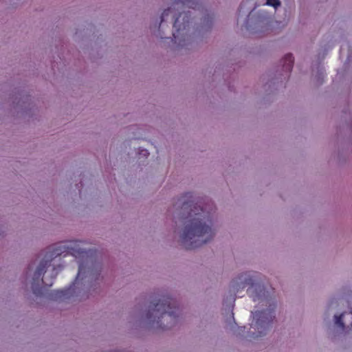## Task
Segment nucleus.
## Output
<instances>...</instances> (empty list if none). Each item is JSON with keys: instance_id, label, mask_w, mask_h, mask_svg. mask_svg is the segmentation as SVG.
<instances>
[{"instance_id": "f257e3e1", "label": "nucleus", "mask_w": 352, "mask_h": 352, "mask_svg": "<svg viewBox=\"0 0 352 352\" xmlns=\"http://www.w3.org/2000/svg\"><path fill=\"white\" fill-rule=\"evenodd\" d=\"M190 192L178 199L176 204H182L181 213L184 228L181 236L182 243L186 250H192L207 243L214 236L212 228V204L197 200L195 202Z\"/></svg>"}, {"instance_id": "f03ea898", "label": "nucleus", "mask_w": 352, "mask_h": 352, "mask_svg": "<svg viewBox=\"0 0 352 352\" xmlns=\"http://www.w3.org/2000/svg\"><path fill=\"white\" fill-rule=\"evenodd\" d=\"M82 243V241H77L59 242L48 247L47 251H46L44 255V258L35 271L32 278V289L35 295L38 296L42 294V288L39 287L40 280H41V283L46 287H50L53 284L52 280H50L49 283H47L45 282L43 278L40 280L41 276L45 272H46L47 269L52 267V272L51 276L52 278H54L58 272L62 270V265L58 264L56 265L54 263L57 258H58V261H60L61 257H65L67 255H72L76 258H85V261H83L79 263L78 272L75 282L73 283L74 287L78 284V282L80 279L83 280L85 278H86L87 274L89 276L93 275L92 269H90L89 267L87 269V270L86 269V265L88 263V258L89 256L90 251H87L84 248H82L80 247Z\"/></svg>"}, {"instance_id": "7ed1b4c3", "label": "nucleus", "mask_w": 352, "mask_h": 352, "mask_svg": "<svg viewBox=\"0 0 352 352\" xmlns=\"http://www.w3.org/2000/svg\"><path fill=\"white\" fill-rule=\"evenodd\" d=\"M179 314L177 301L169 296H162L158 302L153 305V307L146 314V318L151 322H156L162 329H166L169 326L163 324L162 320L168 318L172 326L175 323Z\"/></svg>"}, {"instance_id": "20e7f679", "label": "nucleus", "mask_w": 352, "mask_h": 352, "mask_svg": "<svg viewBox=\"0 0 352 352\" xmlns=\"http://www.w3.org/2000/svg\"><path fill=\"white\" fill-rule=\"evenodd\" d=\"M247 285L250 286L247 289V292L253 301L260 300L264 296L263 288L260 285L254 283V276L251 275L250 272L241 274L237 280L234 281V286L239 288L244 289Z\"/></svg>"}, {"instance_id": "39448f33", "label": "nucleus", "mask_w": 352, "mask_h": 352, "mask_svg": "<svg viewBox=\"0 0 352 352\" xmlns=\"http://www.w3.org/2000/svg\"><path fill=\"white\" fill-rule=\"evenodd\" d=\"M254 323H252V328L258 330V333H253V338L261 337L266 333L270 324L273 321L275 316L274 315V308L263 311H256L252 312Z\"/></svg>"}, {"instance_id": "423d86ee", "label": "nucleus", "mask_w": 352, "mask_h": 352, "mask_svg": "<svg viewBox=\"0 0 352 352\" xmlns=\"http://www.w3.org/2000/svg\"><path fill=\"white\" fill-rule=\"evenodd\" d=\"M190 19V12H184L182 13H179V16L175 19L173 28L175 29V31L173 33V36L175 41L178 39L179 42L181 41L179 36H184L183 32L186 30L187 27H188Z\"/></svg>"}, {"instance_id": "0eeeda50", "label": "nucleus", "mask_w": 352, "mask_h": 352, "mask_svg": "<svg viewBox=\"0 0 352 352\" xmlns=\"http://www.w3.org/2000/svg\"><path fill=\"white\" fill-rule=\"evenodd\" d=\"M176 6L181 5L182 8H189L193 10L199 8V0H177L174 3Z\"/></svg>"}, {"instance_id": "6e6552de", "label": "nucleus", "mask_w": 352, "mask_h": 352, "mask_svg": "<svg viewBox=\"0 0 352 352\" xmlns=\"http://www.w3.org/2000/svg\"><path fill=\"white\" fill-rule=\"evenodd\" d=\"M294 57L292 54H287L283 58V68L287 72H291L294 65Z\"/></svg>"}, {"instance_id": "1a4fd4ad", "label": "nucleus", "mask_w": 352, "mask_h": 352, "mask_svg": "<svg viewBox=\"0 0 352 352\" xmlns=\"http://www.w3.org/2000/svg\"><path fill=\"white\" fill-rule=\"evenodd\" d=\"M70 290V288L63 290H57L52 294V298L56 300L67 298Z\"/></svg>"}, {"instance_id": "9d476101", "label": "nucleus", "mask_w": 352, "mask_h": 352, "mask_svg": "<svg viewBox=\"0 0 352 352\" xmlns=\"http://www.w3.org/2000/svg\"><path fill=\"white\" fill-rule=\"evenodd\" d=\"M346 314V313H342L340 316H335V324L342 330L344 329V324L342 318Z\"/></svg>"}, {"instance_id": "9b49d317", "label": "nucleus", "mask_w": 352, "mask_h": 352, "mask_svg": "<svg viewBox=\"0 0 352 352\" xmlns=\"http://www.w3.org/2000/svg\"><path fill=\"white\" fill-rule=\"evenodd\" d=\"M266 5L273 6L276 8L280 5L279 0H266Z\"/></svg>"}, {"instance_id": "f8f14e48", "label": "nucleus", "mask_w": 352, "mask_h": 352, "mask_svg": "<svg viewBox=\"0 0 352 352\" xmlns=\"http://www.w3.org/2000/svg\"><path fill=\"white\" fill-rule=\"evenodd\" d=\"M171 8H168V9L164 10L161 16V23H162L165 20V17L168 15L169 12H171Z\"/></svg>"}, {"instance_id": "ddd939ff", "label": "nucleus", "mask_w": 352, "mask_h": 352, "mask_svg": "<svg viewBox=\"0 0 352 352\" xmlns=\"http://www.w3.org/2000/svg\"><path fill=\"white\" fill-rule=\"evenodd\" d=\"M140 154L144 155V157H148L149 155V153L146 149H142Z\"/></svg>"}]
</instances>
